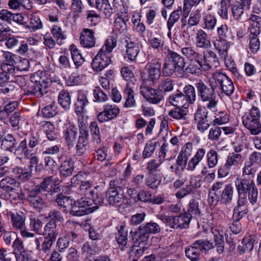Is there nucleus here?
<instances>
[{"mask_svg": "<svg viewBox=\"0 0 261 261\" xmlns=\"http://www.w3.org/2000/svg\"><path fill=\"white\" fill-rule=\"evenodd\" d=\"M234 189L231 184L224 185V182H214L209 190L207 202L210 206L220 204L228 205L233 200Z\"/></svg>", "mask_w": 261, "mask_h": 261, "instance_id": "1", "label": "nucleus"}, {"mask_svg": "<svg viewBox=\"0 0 261 261\" xmlns=\"http://www.w3.org/2000/svg\"><path fill=\"white\" fill-rule=\"evenodd\" d=\"M254 176L242 175V177L237 178L235 181V187L238 193V198L249 200L252 204L257 200L258 190L254 181Z\"/></svg>", "mask_w": 261, "mask_h": 261, "instance_id": "2", "label": "nucleus"}, {"mask_svg": "<svg viewBox=\"0 0 261 261\" xmlns=\"http://www.w3.org/2000/svg\"><path fill=\"white\" fill-rule=\"evenodd\" d=\"M209 86L203 81L199 80L195 84L198 96L205 105V107L210 110H215L218 104L215 94L216 87L210 77L208 79Z\"/></svg>", "mask_w": 261, "mask_h": 261, "instance_id": "3", "label": "nucleus"}, {"mask_svg": "<svg viewBox=\"0 0 261 261\" xmlns=\"http://www.w3.org/2000/svg\"><path fill=\"white\" fill-rule=\"evenodd\" d=\"M161 228L156 222L150 221L140 225L135 231H131L130 235L136 245H147L151 234H157L161 232Z\"/></svg>", "mask_w": 261, "mask_h": 261, "instance_id": "4", "label": "nucleus"}, {"mask_svg": "<svg viewBox=\"0 0 261 261\" xmlns=\"http://www.w3.org/2000/svg\"><path fill=\"white\" fill-rule=\"evenodd\" d=\"M148 62L145 66L147 74L141 75V79L144 83H149V85H153L160 77L161 71L162 60L158 58L151 53L148 54L147 57Z\"/></svg>", "mask_w": 261, "mask_h": 261, "instance_id": "5", "label": "nucleus"}, {"mask_svg": "<svg viewBox=\"0 0 261 261\" xmlns=\"http://www.w3.org/2000/svg\"><path fill=\"white\" fill-rule=\"evenodd\" d=\"M260 118V110L255 106H253L249 113H245L242 117L243 124L252 135H258L261 132Z\"/></svg>", "mask_w": 261, "mask_h": 261, "instance_id": "6", "label": "nucleus"}, {"mask_svg": "<svg viewBox=\"0 0 261 261\" xmlns=\"http://www.w3.org/2000/svg\"><path fill=\"white\" fill-rule=\"evenodd\" d=\"M11 219V223L13 229L15 231H19L23 238H33L35 234L27 229L25 224L26 214L22 212L8 213Z\"/></svg>", "mask_w": 261, "mask_h": 261, "instance_id": "7", "label": "nucleus"}, {"mask_svg": "<svg viewBox=\"0 0 261 261\" xmlns=\"http://www.w3.org/2000/svg\"><path fill=\"white\" fill-rule=\"evenodd\" d=\"M43 38L44 45L51 49L55 47L56 43L59 45L62 44L66 39V35L61 27L54 24L50 29V34L46 33Z\"/></svg>", "mask_w": 261, "mask_h": 261, "instance_id": "8", "label": "nucleus"}, {"mask_svg": "<svg viewBox=\"0 0 261 261\" xmlns=\"http://www.w3.org/2000/svg\"><path fill=\"white\" fill-rule=\"evenodd\" d=\"M211 77L216 90H221L228 96H230L232 94L234 90L233 83L225 74L216 72L214 73Z\"/></svg>", "mask_w": 261, "mask_h": 261, "instance_id": "9", "label": "nucleus"}, {"mask_svg": "<svg viewBox=\"0 0 261 261\" xmlns=\"http://www.w3.org/2000/svg\"><path fill=\"white\" fill-rule=\"evenodd\" d=\"M59 173L61 178H66L72 176L74 172L75 162L70 156L62 154L58 157Z\"/></svg>", "mask_w": 261, "mask_h": 261, "instance_id": "10", "label": "nucleus"}, {"mask_svg": "<svg viewBox=\"0 0 261 261\" xmlns=\"http://www.w3.org/2000/svg\"><path fill=\"white\" fill-rule=\"evenodd\" d=\"M205 107L199 106L194 114V122L197 129L201 133H204L212 125V121L209 119L208 112Z\"/></svg>", "mask_w": 261, "mask_h": 261, "instance_id": "11", "label": "nucleus"}, {"mask_svg": "<svg viewBox=\"0 0 261 261\" xmlns=\"http://www.w3.org/2000/svg\"><path fill=\"white\" fill-rule=\"evenodd\" d=\"M260 164L261 153L257 151L253 152L245 163L243 168V175L254 176L257 169L260 167Z\"/></svg>", "mask_w": 261, "mask_h": 261, "instance_id": "12", "label": "nucleus"}, {"mask_svg": "<svg viewBox=\"0 0 261 261\" xmlns=\"http://www.w3.org/2000/svg\"><path fill=\"white\" fill-rule=\"evenodd\" d=\"M0 196L5 200H14L20 202L25 199L24 194L15 187L0 185Z\"/></svg>", "mask_w": 261, "mask_h": 261, "instance_id": "13", "label": "nucleus"}, {"mask_svg": "<svg viewBox=\"0 0 261 261\" xmlns=\"http://www.w3.org/2000/svg\"><path fill=\"white\" fill-rule=\"evenodd\" d=\"M74 204L71 206L70 214L72 216H82L93 212L91 206V201H88L85 198L73 201Z\"/></svg>", "mask_w": 261, "mask_h": 261, "instance_id": "14", "label": "nucleus"}, {"mask_svg": "<svg viewBox=\"0 0 261 261\" xmlns=\"http://www.w3.org/2000/svg\"><path fill=\"white\" fill-rule=\"evenodd\" d=\"M112 63L111 55L100 49L91 62V67L94 71L100 72Z\"/></svg>", "mask_w": 261, "mask_h": 261, "instance_id": "15", "label": "nucleus"}, {"mask_svg": "<svg viewBox=\"0 0 261 261\" xmlns=\"http://www.w3.org/2000/svg\"><path fill=\"white\" fill-rule=\"evenodd\" d=\"M55 181L53 176H48L43 179L42 181L34 188L38 193L47 191L49 195H53L61 192L60 186L55 184Z\"/></svg>", "mask_w": 261, "mask_h": 261, "instance_id": "16", "label": "nucleus"}, {"mask_svg": "<svg viewBox=\"0 0 261 261\" xmlns=\"http://www.w3.org/2000/svg\"><path fill=\"white\" fill-rule=\"evenodd\" d=\"M140 92L141 95L149 103L159 104L164 98L161 91L148 86L141 87Z\"/></svg>", "mask_w": 261, "mask_h": 261, "instance_id": "17", "label": "nucleus"}, {"mask_svg": "<svg viewBox=\"0 0 261 261\" xmlns=\"http://www.w3.org/2000/svg\"><path fill=\"white\" fill-rule=\"evenodd\" d=\"M120 113L119 107L115 105L107 104L103 107V110L99 112L97 119L100 123L107 122L117 117Z\"/></svg>", "mask_w": 261, "mask_h": 261, "instance_id": "18", "label": "nucleus"}, {"mask_svg": "<svg viewBox=\"0 0 261 261\" xmlns=\"http://www.w3.org/2000/svg\"><path fill=\"white\" fill-rule=\"evenodd\" d=\"M218 62L216 54L212 50L203 51L198 61L204 71H209L213 66L216 67Z\"/></svg>", "mask_w": 261, "mask_h": 261, "instance_id": "19", "label": "nucleus"}, {"mask_svg": "<svg viewBox=\"0 0 261 261\" xmlns=\"http://www.w3.org/2000/svg\"><path fill=\"white\" fill-rule=\"evenodd\" d=\"M126 42V56L128 60L131 62L139 64L145 62L139 57L140 48L138 43L135 42L125 40Z\"/></svg>", "mask_w": 261, "mask_h": 261, "instance_id": "20", "label": "nucleus"}, {"mask_svg": "<svg viewBox=\"0 0 261 261\" xmlns=\"http://www.w3.org/2000/svg\"><path fill=\"white\" fill-rule=\"evenodd\" d=\"M96 40L93 30L87 28L82 30L80 36V42L83 47L86 48L94 47L96 44Z\"/></svg>", "mask_w": 261, "mask_h": 261, "instance_id": "21", "label": "nucleus"}, {"mask_svg": "<svg viewBox=\"0 0 261 261\" xmlns=\"http://www.w3.org/2000/svg\"><path fill=\"white\" fill-rule=\"evenodd\" d=\"M40 193L36 191L35 189L29 191L26 200L29 205L38 211H40L45 206V202L39 195Z\"/></svg>", "mask_w": 261, "mask_h": 261, "instance_id": "22", "label": "nucleus"}, {"mask_svg": "<svg viewBox=\"0 0 261 261\" xmlns=\"http://www.w3.org/2000/svg\"><path fill=\"white\" fill-rule=\"evenodd\" d=\"M88 91L80 90L78 91L77 99L74 105L75 113L78 115H81L85 108L89 103L88 99Z\"/></svg>", "mask_w": 261, "mask_h": 261, "instance_id": "23", "label": "nucleus"}, {"mask_svg": "<svg viewBox=\"0 0 261 261\" xmlns=\"http://www.w3.org/2000/svg\"><path fill=\"white\" fill-rule=\"evenodd\" d=\"M4 60L1 64V69H3L4 71L10 73H15V64L17 62L15 59L17 56L9 51H5L3 54Z\"/></svg>", "mask_w": 261, "mask_h": 261, "instance_id": "24", "label": "nucleus"}, {"mask_svg": "<svg viewBox=\"0 0 261 261\" xmlns=\"http://www.w3.org/2000/svg\"><path fill=\"white\" fill-rule=\"evenodd\" d=\"M33 169L30 167H22L16 166L13 170V173L15 174L18 181L25 183L29 181L33 177Z\"/></svg>", "mask_w": 261, "mask_h": 261, "instance_id": "25", "label": "nucleus"}, {"mask_svg": "<svg viewBox=\"0 0 261 261\" xmlns=\"http://www.w3.org/2000/svg\"><path fill=\"white\" fill-rule=\"evenodd\" d=\"M117 233H116L115 239L121 251L126 248L128 242V231L126 229V226L124 224L118 225L116 227Z\"/></svg>", "mask_w": 261, "mask_h": 261, "instance_id": "26", "label": "nucleus"}, {"mask_svg": "<svg viewBox=\"0 0 261 261\" xmlns=\"http://www.w3.org/2000/svg\"><path fill=\"white\" fill-rule=\"evenodd\" d=\"M42 235L44 238L53 245L58 235L57 224L53 222H48L44 227Z\"/></svg>", "mask_w": 261, "mask_h": 261, "instance_id": "27", "label": "nucleus"}, {"mask_svg": "<svg viewBox=\"0 0 261 261\" xmlns=\"http://www.w3.org/2000/svg\"><path fill=\"white\" fill-rule=\"evenodd\" d=\"M166 57L177 68L178 73L182 74L185 72L186 62L182 56L176 52L169 50Z\"/></svg>", "mask_w": 261, "mask_h": 261, "instance_id": "28", "label": "nucleus"}, {"mask_svg": "<svg viewBox=\"0 0 261 261\" xmlns=\"http://www.w3.org/2000/svg\"><path fill=\"white\" fill-rule=\"evenodd\" d=\"M168 101L171 105L175 107H182L185 109L188 108V104L186 101L184 94L179 90L169 96Z\"/></svg>", "mask_w": 261, "mask_h": 261, "instance_id": "29", "label": "nucleus"}, {"mask_svg": "<svg viewBox=\"0 0 261 261\" xmlns=\"http://www.w3.org/2000/svg\"><path fill=\"white\" fill-rule=\"evenodd\" d=\"M247 202L248 200L238 199L237 205L233 212V220H240L246 215L248 212Z\"/></svg>", "mask_w": 261, "mask_h": 261, "instance_id": "30", "label": "nucleus"}, {"mask_svg": "<svg viewBox=\"0 0 261 261\" xmlns=\"http://www.w3.org/2000/svg\"><path fill=\"white\" fill-rule=\"evenodd\" d=\"M123 93L124 98L125 100L124 103V107H135L136 106V102L135 99L134 87H133L129 83H127L124 88Z\"/></svg>", "mask_w": 261, "mask_h": 261, "instance_id": "31", "label": "nucleus"}, {"mask_svg": "<svg viewBox=\"0 0 261 261\" xmlns=\"http://www.w3.org/2000/svg\"><path fill=\"white\" fill-rule=\"evenodd\" d=\"M249 20L253 23L250 24L248 28V38L254 37L258 38V35L261 32V23L259 17L255 16V15H250Z\"/></svg>", "mask_w": 261, "mask_h": 261, "instance_id": "32", "label": "nucleus"}, {"mask_svg": "<svg viewBox=\"0 0 261 261\" xmlns=\"http://www.w3.org/2000/svg\"><path fill=\"white\" fill-rule=\"evenodd\" d=\"M205 154V148L202 147L198 148L194 155L190 160L187 169L191 171H194L197 166L203 160Z\"/></svg>", "mask_w": 261, "mask_h": 261, "instance_id": "33", "label": "nucleus"}, {"mask_svg": "<svg viewBox=\"0 0 261 261\" xmlns=\"http://www.w3.org/2000/svg\"><path fill=\"white\" fill-rule=\"evenodd\" d=\"M100 250V249L98 247V244L89 241L85 243L81 249L82 255L86 258L91 257L98 254Z\"/></svg>", "mask_w": 261, "mask_h": 261, "instance_id": "34", "label": "nucleus"}, {"mask_svg": "<svg viewBox=\"0 0 261 261\" xmlns=\"http://www.w3.org/2000/svg\"><path fill=\"white\" fill-rule=\"evenodd\" d=\"M182 13L181 6H178L176 10L173 11L169 15V18L167 21V28L169 31L168 36H171V31L174 25L179 21L181 15Z\"/></svg>", "mask_w": 261, "mask_h": 261, "instance_id": "35", "label": "nucleus"}, {"mask_svg": "<svg viewBox=\"0 0 261 261\" xmlns=\"http://www.w3.org/2000/svg\"><path fill=\"white\" fill-rule=\"evenodd\" d=\"M88 201H91V206L93 209V212L98 208L99 206L102 204H107L105 193H102L98 192L96 189L94 194L91 197Z\"/></svg>", "mask_w": 261, "mask_h": 261, "instance_id": "36", "label": "nucleus"}, {"mask_svg": "<svg viewBox=\"0 0 261 261\" xmlns=\"http://www.w3.org/2000/svg\"><path fill=\"white\" fill-rule=\"evenodd\" d=\"M196 44L198 47L207 49L211 44L207 34L202 29L198 31L196 36Z\"/></svg>", "mask_w": 261, "mask_h": 261, "instance_id": "37", "label": "nucleus"}, {"mask_svg": "<svg viewBox=\"0 0 261 261\" xmlns=\"http://www.w3.org/2000/svg\"><path fill=\"white\" fill-rule=\"evenodd\" d=\"M1 148L3 150L11 152L14 150V148L17 144L15 138L10 134L5 136L2 138V140H1Z\"/></svg>", "mask_w": 261, "mask_h": 261, "instance_id": "38", "label": "nucleus"}, {"mask_svg": "<svg viewBox=\"0 0 261 261\" xmlns=\"http://www.w3.org/2000/svg\"><path fill=\"white\" fill-rule=\"evenodd\" d=\"M194 244L195 243L193 242L185 248V255L191 261H199L201 258V253L197 246Z\"/></svg>", "mask_w": 261, "mask_h": 261, "instance_id": "39", "label": "nucleus"}, {"mask_svg": "<svg viewBox=\"0 0 261 261\" xmlns=\"http://www.w3.org/2000/svg\"><path fill=\"white\" fill-rule=\"evenodd\" d=\"M124 192H120L115 189L109 188L105 192L106 201L110 204L119 203L123 198Z\"/></svg>", "mask_w": 261, "mask_h": 261, "instance_id": "40", "label": "nucleus"}, {"mask_svg": "<svg viewBox=\"0 0 261 261\" xmlns=\"http://www.w3.org/2000/svg\"><path fill=\"white\" fill-rule=\"evenodd\" d=\"M96 189L95 187H93L91 182L88 180L82 181L79 187L81 195H83V197L86 200H89L91 197H92Z\"/></svg>", "mask_w": 261, "mask_h": 261, "instance_id": "41", "label": "nucleus"}, {"mask_svg": "<svg viewBox=\"0 0 261 261\" xmlns=\"http://www.w3.org/2000/svg\"><path fill=\"white\" fill-rule=\"evenodd\" d=\"M94 6L97 9L103 13L106 17H110L113 13V9L109 0H95Z\"/></svg>", "mask_w": 261, "mask_h": 261, "instance_id": "42", "label": "nucleus"}, {"mask_svg": "<svg viewBox=\"0 0 261 261\" xmlns=\"http://www.w3.org/2000/svg\"><path fill=\"white\" fill-rule=\"evenodd\" d=\"M94 146V152L93 153V159L94 161H97L100 162H103L107 160L109 155V149L106 146L103 145L102 146L97 147V146Z\"/></svg>", "mask_w": 261, "mask_h": 261, "instance_id": "43", "label": "nucleus"}, {"mask_svg": "<svg viewBox=\"0 0 261 261\" xmlns=\"http://www.w3.org/2000/svg\"><path fill=\"white\" fill-rule=\"evenodd\" d=\"M214 45L223 58L225 59L228 56L229 44L227 39H217L214 43Z\"/></svg>", "mask_w": 261, "mask_h": 261, "instance_id": "44", "label": "nucleus"}, {"mask_svg": "<svg viewBox=\"0 0 261 261\" xmlns=\"http://www.w3.org/2000/svg\"><path fill=\"white\" fill-rule=\"evenodd\" d=\"M69 50L71 55L72 59L76 68L81 66L85 60L81 55L80 50L76 47V46L73 44L69 47Z\"/></svg>", "mask_w": 261, "mask_h": 261, "instance_id": "45", "label": "nucleus"}, {"mask_svg": "<svg viewBox=\"0 0 261 261\" xmlns=\"http://www.w3.org/2000/svg\"><path fill=\"white\" fill-rule=\"evenodd\" d=\"M71 101V96L68 91L62 90L59 93L58 103L65 110L67 111L70 109Z\"/></svg>", "mask_w": 261, "mask_h": 261, "instance_id": "46", "label": "nucleus"}, {"mask_svg": "<svg viewBox=\"0 0 261 261\" xmlns=\"http://www.w3.org/2000/svg\"><path fill=\"white\" fill-rule=\"evenodd\" d=\"M90 134L92 138L93 145H99L101 142L99 127L96 121H92L89 125Z\"/></svg>", "mask_w": 261, "mask_h": 261, "instance_id": "47", "label": "nucleus"}, {"mask_svg": "<svg viewBox=\"0 0 261 261\" xmlns=\"http://www.w3.org/2000/svg\"><path fill=\"white\" fill-rule=\"evenodd\" d=\"M77 136V129L74 126H69L63 131V136L67 146H73Z\"/></svg>", "mask_w": 261, "mask_h": 261, "instance_id": "48", "label": "nucleus"}, {"mask_svg": "<svg viewBox=\"0 0 261 261\" xmlns=\"http://www.w3.org/2000/svg\"><path fill=\"white\" fill-rule=\"evenodd\" d=\"M245 7L240 4L239 1L232 2L230 5L232 16L234 20L239 21L244 14Z\"/></svg>", "mask_w": 261, "mask_h": 261, "instance_id": "49", "label": "nucleus"}, {"mask_svg": "<svg viewBox=\"0 0 261 261\" xmlns=\"http://www.w3.org/2000/svg\"><path fill=\"white\" fill-rule=\"evenodd\" d=\"M183 92L189 108L190 105L194 104L196 101V94L195 88L191 85H187L184 87Z\"/></svg>", "mask_w": 261, "mask_h": 261, "instance_id": "50", "label": "nucleus"}, {"mask_svg": "<svg viewBox=\"0 0 261 261\" xmlns=\"http://www.w3.org/2000/svg\"><path fill=\"white\" fill-rule=\"evenodd\" d=\"M35 249L40 252H43L44 253L48 252L50 250L52 246V245L45 238H44L43 240V238L41 237L35 238Z\"/></svg>", "mask_w": 261, "mask_h": 261, "instance_id": "51", "label": "nucleus"}, {"mask_svg": "<svg viewBox=\"0 0 261 261\" xmlns=\"http://www.w3.org/2000/svg\"><path fill=\"white\" fill-rule=\"evenodd\" d=\"M34 78L35 76L31 77V82L28 83V87L30 88L33 95L37 97H40L43 95V86L40 83V81L35 80L34 83L33 81Z\"/></svg>", "mask_w": 261, "mask_h": 261, "instance_id": "52", "label": "nucleus"}, {"mask_svg": "<svg viewBox=\"0 0 261 261\" xmlns=\"http://www.w3.org/2000/svg\"><path fill=\"white\" fill-rule=\"evenodd\" d=\"M200 210L199 203L195 199L191 200L189 203L187 212H185L187 215L192 219V218H197L200 216Z\"/></svg>", "mask_w": 261, "mask_h": 261, "instance_id": "53", "label": "nucleus"}, {"mask_svg": "<svg viewBox=\"0 0 261 261\" xmlns=\"http://www.w3.org/2000/svg\"><path fill=\"white\" fill-rule=\"evenodd\" d=\"M27 142V139H24L20 142L17 146H16L14 148V154L16 156L26 157L32 151V149H30Z\"/></svg>", "mask_w": 261, "mask_h": 261, "instance_id": "54", "label": "nucleus"}, {"mask_svg": "<svg viewBox=\"0 0 261 261\" xmlns=\"http://www.w3.org/2000/svg\"><path fill=\"white\" fill-rule=\"evenodd\" d=\"M188 38L187 31H180L179 29L174 30V33L173 35V41L176 45L179 46L184 45L187 42Z\"/></svg>", "mask_w": 261, "mask_h": 261, "instance_id": "55", "label": "nucleus"}, {"mask_svg": "<svg viewBox=\"0 0 261 261\" xmlns=\"http://www.w3.org/2000/svg\"><path fill=\"white\" fill-rule=\"evenodd\" d=\"M222 128L218 126H212L207 135L208 139L213 142H220L222 140Z\"/></svg>", "mask_w": 261, "mask_h": 261, "instance_id": "56", "label": "nucleus"}, {"mask_svg": "<svg viewBox=\"0 0 261 261\" xmlns=\"http://www.w3.org/2000/svg\"><path fill=\"white\" fill-rule=\"evenodd\" d=\"M181 53L190 61H195L198 62L199 58H201V54L191 46L183 47L181 49Z\"/></svg>", "mask_w": 261, "mask_h": 261, "instance_id": "57", "label": "nucleus"}, {"mask_svg": "<svg viewBox=\"0 0 261 261\" xmlns=\"http://www.w3.org/2000/svg\"><path fill=\"white\" fill-rule=\"evenodd\" d=\"M194 242V245L197 246L201 253H206L214 248L213 243L207 239H199Z\"/></svg>", "mask_w": 261, "mask_h": 261, "instance_id": "58", "label": "nucleus"}, {"mask_svg": "<svg viewBox=\"0 0 261 261\" xmlns=\"http://www.w3.org/2000/svg\"><path fill=\"white\" fill-rule=\"evenodd\" d=\"M242 156L239 153H229L226 158L225 163L232 169L237 167L242 161Z\"/></svg>", "mask_w": 261, "mask_h": 261, "instance_id": "59", "label": "nucleus"}, {"mask_svg": "<svg viewBox=\"0 0 261 261\" xmlns=\"http://www.w3.org/2000/svg\"><path fill=\"white\" fill-rule=\"evenodd\" d=\"M219 154L214 149H211L206 153V163L209 168H214L218 164Z\"/></svg>", "mask_w": 261, "mask_h": 261, "instance_id": "60", "label": "nucleus"}, {"mask_svg": "<svg viewBox=\"0 0 261 261\" xmlns=\"http://www.w3.org/2000/svg\"><path fill=\"white\" fill-rule=\"evenodd\" d=\"M182 107H176L168 112V115L176 120H185L188 115V111L185 109H182Z\"/></svg>", "mask_w": 261, "mask_h": 261, "instance_id": "61", "label": "nucleus"}, {"mask_svg": "<svg viewBox=\"0 0 261 261\" xmlns=\"http://www.w3.org/2000/svg\"><path fill=\"white\" fill-rule=\"evenodd\" d=\"M41 114L44 118H51L56 116L57 113V107L55 101L47 105L42 109Z\"/></svg>", "mask_w": 261, "mask_h": 261, "instance_id": "62", "label": "nucleus"}, {"mask_svg": "<svg viewBox=\"0 0 261 261\" xmlns=\"http://www.w3.org/2000/svg\"><path fill=\"white\" fill-rule=\"evenodd\" d=\"M114 28L115 31L119 32V34L124 35L127 31V27L126 21L121 16H118L115 19Z\"/></svg>", "mask_w": 261, "mask_h": 261, "instance_id": "63", "label": "nucleus"}, {"mask_svg": "<svg viewBox=\"0 0 261 261\" xmlns=\"http://www.w3.org/2000/svg\"><path fill=\"white\" fill-rule=\"evenodd\" d=\"M94 101L98 103L105 102L108 99V95L99 87H95L93 91Z\"/></svg>", "mask_w": 261, "mask_h": 261, "instance_id": "64", "label": "nucleus"}]
</instances>
